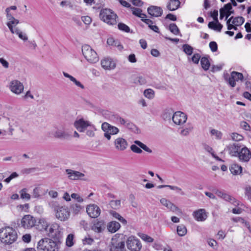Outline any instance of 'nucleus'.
Wrapping results in <instances>:
<instances>
[{"instance_id": "1", "label": "nucleus", "mask_w": 251, "mask_h": 251, "mask_svg": "<svg viewBox=\"0 0 251 251\" xmlns=\"http://www.w3.org/2000/svg\"><path fill=\"white\" fill-rule=\"evenodd\" d=\"M17 239V234L12 227L7 226L0 229V241L5 245H10Z\"/></svg>"}, {"instance_id": "2", "label": "nucleus", "mask_w": 251, "mask_h": 251, "mask_svg": "<svg viewBox=\"0 0 251 251\" xmlns=\"http://www.w3.org/2000/svg\"><path fill=\"white\" fill-rule=\"evenodd\" d=\"M50 205L54 211L57 219L61 221H65L69 219L70 213L66 206L60 205L57 201L51 202Z\"/></svg>"}, {"instance_id": "3", "label": "nucleus", "mask_w": 251, "mask_h": 251, "mask_svg": "<svg viewBox=\"0 0 251 251\" xmlns=\"http://www.w3.org/2000/svg\"><path fill=\"white\" fill-rule=\"evenodd\" d=\"M59 243L48 238L41 239L38 242L37 251H59Z\"/></svg>"}, {"instance_id": "4", "label": "nucleus", "mask_w": 251, "mask_h": 251, "mask_svg": "<svg viewBox=\"0 0 251 251\" xmlns=\"http://www.w3.org/2000/svg\"><path fill=\"white\" fill-rule=\"evenodd\" d=\"M99 16L101 20L109 25H114L117 23V15L110 9H101Z\"/></svg>"}, {"instance_id": "5", "label": "nucleus", "mask_w": 251, "mask_h": 251, "mask_svg": "<svg viewBox=\"0 0 251 251\" xmlns=\"http://www.w3.org/2000/svg\"><path fill=\"white\" fill-rule=\"evenodd\" d=\"M51 134L56 139L67 140L72 137L71 133L66 130L62 126H55L51 131Z\"/></svg>"}, {"instance_id": "6", "label": "nucleus", "mask_w": 251, "mask_h": 251, "mask_svg": "<svg viewBox=\"0 0 251 251\" xmlns=\"http://www.w3.org/2000/svg\"><path fill=\"white\" fill-rule=\"evenodd\" d=\"M82 52L85 58L91 63H95L99 61L97 52L89 45H84L82 47Z\"/></svg>"}, {"instance_id": "7", "label": "nucleus", "mask_w": 251, "mask_h": 251, "mask_svg": "<svg viewBox=\"0 0 251 251\" xmlns=\"http://www.w3.org/2000/svg\"><path fill=\"white\" fill-rule=\"evenodd\" d=\"M101 129L104 132V136L108 140L111 139V135L117 134L119 132V129L117 127L106 122L101 125Z\"/></svg>"}, {"instance_id": "8", "label": "nucleus", "mask_w": 251, "mask_h": 251, "mask_svg": "<svg viewBox=\"0 0 251 251\" xmlns=\"http://www.w3.org/2000/svg\"><path fill=\"white\" fill-rule=\"evenodd\" d=\"M127 248L131 251H139L142 245L140 241L134 236H130L126 241Z\"/></svg>"}, {"instance_id": "9", "label": "nucleus", "mask_w": 251, "mask_h": 251, "mask_svg": "<svg viewBox=\"0 0 251 251\" xmlns=\"http://www.w3.org/2000/svg\"><path fill=\"white\" fill-rule=\"evenodd\" d=\"M36 223L35 218L31 215H25L21 221V226L24 228L29 229L33 227Z\"/></svg>"}, {"instance_id": "10", "label": "nucleus", "mask_w": 251, "mask_h": 251, "mask_svg": "<svg viewBox=\"0 0 251 251\" xmlns=\"http://www.w3.org/2000/svg\"><path fill=\"white\" fill-rule=\"evenodd\" d=\"M134 145H132L130 146V150L135 153H141L142 150L139 148L138 146L140 147L141 149L144 150L145 151L149 153H151L152 150L148 147L146 145L143 144L142 142L138 140H135L134 141Z\"/></svg>"}, {"instance_id": "11", "label": "nucleus", "mask_w": 251, "mask_h": 251, "mask_svg": "<svg viewBox=\"0 0 251 251\" xmlns=\"http://www.w3.org/2000/svg\"><path fill=\"white\" fill-rule=\"evenodd\" d=\"M172 119L176 125H182L186 123L187 116L182 112L176 111L173 114Z\"/></svg>"}, {"instance_id": "12", "label": "nucleus", "mask_w": 251, "mask_h": 251, "mask_svg": "<svg viewBox=\"0 0 251 251\" xmlns=\"http://www.w3.org/2000/svg\"><path fill=\"white\" fill-rule=\"evenodd\" d=\"M9 88L13 93L19 95L23 92L24 87L23 83L19 80H13L10 82Z\"/></svg>"}, {"instance_id": "13", "label": "nucleus", "mask_w": 251, "mask_h": 251, "mask_svg": "<svg viewBox=\"0 0 251 251\" xmlns=\"http://www.w3.org/2000/svg\"><path fill=\"white\" fill-rule=\"evenodd\" d=\"M86 212L90 217L96 218L100 215V209L97 205L91 204L86 207Z\"/></svg>"}, {"instance_id": "14", "label": "nucleus", "mask_w": 251, "mask_h": 251, "mask_svg": "<svg viewBox=\"0 0 251 251\" xmlns=\"http://www.w3.org/2000/svg\"><path fill=\"white\" fill-rule=\"evenodd\" d=\"M91 124L90 122L85 121L83 118H81L76 120L74 122V126L78 131L83 132L87 129L89 126H91Z\"/></svg>"}, {"instance_id": "15", "label": "nucleus", "mask_w": 251, "mask_h": 251, "mask_svg": "<svg viewBox=\"0 0 251 251\" xmlns=\"http://www.w3.org/2000/svg\"><path fill=\"white\" fill-rule=\"evenodd\" d=\"M160 202L162 205L173 212L182 213L181 210L177 206L165 198H161L160 200Z\"/></svg>"}, {"instance_id": "16", "label": "nucleus", "mask_w": 251, "mask_h": 251, "mask_svg": "<svg viewBox=\"0 0 251 251\" xmlns=\"http://www.w3.org/2000/svg\"><path fill=\"white\" fill-rule=\"evenodd\" d=\"M243 79V75L241 73L233 71L231 73L230 76L228 79V83L232 87H234L236 85V81L238 80H242Z\"/></svg>"}, {"instance_id": "17", "label": "nucleus", "mask_w": 251, "mask_h": 251, "mask_svg": "<svg viewBox=\"0 0 251 251\" xmlns=\"http://www.w3.org/2000/svg\"><path fill=\"white\" fill-rule=\"evenodd\" d=\"M237 157L240 161L248 162L251 158V152L246 147H243L241 148Z\"/></svg>"}, {"instance_id": "18", "label": "nucleus", "mask_w": 251, "mask_h": 251, "mask_svg": "<svg viewBox=\"0 0 251 251\" xmlns=\"http://www.w3.org/2000/svg\"><path fill=\"white\" fill-rule=\"evenodd\" d=\"M110 251H126L124 241H117L112 238Z\"/></svg>"}, {"instance_id": "19", "label": "nucleus", "mask_w": 251, "mask_h": 251, "mask_svg": "<svg viewBox=\"0 0 251 251\" xmlns=\"http://www.w3.org/2000/svg\"><path fill=\"white\" fill-rule=\"evenodd\" d=\"M216 194L220 198L230 202L234 205H238L239 204L238 201L235 198L223 191L217 190L216 192Z\"/></svg>"}, {"instance_id": "20", "label": "nucleus", "mask_w": 251, "mask_h": 251, "mask_svg": "<svg viewBox=\"0 0 251 251\" xmlns=\"http://www.w3.org/2000/svg\"><path fill=\"white\" fill-rule=\"evenodd\" d=\"M241 148L242 146L239 144L234 143L226 146L225 150H226L231 156L237 157Z\"/></svg>"}, {"instance_id": "21", "label": "nucleus", "mask_w": 251, "mask_h": 251, "mask_svg": "<svg viewBox=\"0 0 251 251\" xmlns=\"http://www.w3.org/2000/svg\"><path fill=\"white\" fill-rule=\"evenodd\" d=\"M101 67L105 70H113L116 67V63L109 57H105L101 60Z\"/></svg>"}, {"instance_id": "22", "label": "nucleus", "mask_w": 251, "mask_h": 251, "mask_svg": "<svg viewBox=\"0 0 251 251\" xmlns=\"http://www.w3.org/2000/svg\"><path fill=\"white\" fill-rule=\"evenodd\" d=\"M61 229L59 226L56 223H54L50 227L48 234L51 237L58 238Z\"/></svg>"}, {"instance_id": "23", "label": "nucleus", "mask_w": 251, "mask_h": 251, "mask_svg": "<svg viewBox=\"0 0 251 251\" xmlns=\"http://www.w3.org/2000/svg\"><path fill=\"white\" fill-rule=\"evenodd\" d=\"M115 147L118 151H123L127 147V141L122 137L117 138L114 141Z\"/></svg>"}, {"instance_id": "24", "label": "nucleus", "mask_w": 251, "mask_h": 251, "mask_svg": "<svg viewBox=\"0 0 251 251\" xmlns=\"http://www.w3.org/2000/svg\"><path fill=\"white\" fill-rule=\"evenodd\" d=\"M106 225L103 220H96L92 226V229L95 232L100 233L105 229Z\"/></svg>"}, {"instance_id": "25", "label": "nucleus", "mask_w": 251, "mask_h": 251, "mask_svg": "<svg viewBox=\"0 0 251 251\" xmlns=\"http://www.w3.org/2000/svg\"><path fill=\"white\" fill-rule=\"evenodd\" d=\"M66 172L68 175V177L71 180H78L84 176L83 173L71 169H66Z\"/></svg>"}, {"instance_id": "26", "label": "nucleus", "mask_w": 251, "mask_h": 251, "mask_svg": "<svg viewBox=\"0 0 251 251\" xmlns=\"http://www.w3.org/2000/svg\"><path fill=\"white\" fill-rule=\"evenodd\" d=\"M148 13L151 16L158 17L162 15L163 10L160 7L156 6H151L147 9Z\"/></svg>"}, {"instance_id": "27", "label": "nucleus", "mask_w": 251, "mask_h": 251, "mask_svg": "<svg viewBox=\"0 0 251 251\" xmlns=\"http://www.w3.org/2000/svg\"><path fill=\"white\" fill-rule=\"evenodd\" d=\"M193 215L198 221H204L207 218L205 210L204 209H200L194 211Z\"/></svg>"}, {"instance_id": "28", "label": "nucleus", "mask_w": 251, "mask_h": 251, "mask_svg": "<svg viewBox=\"0 0 251 251\" xmlns=\"http://www.w3.org/2000/svg\"><path fill=\"white\" fill-rule=\"evenodd\" d=\"M121 227L120 224L116 221H112L109 223L107 225L108 230L111 233H115Z\"/></svg>"}, {"instance_id": "29", "label": "nucleus", "mask_w": 251, "mask_h": 251, "mask_svg": "<svg viewBox=\"0 0 251 251\" xmlns=\"http://www.w3.org/2000/svg\"><path fill=\"white\" fill-rule=\"evenodd\" d=\"M180 4L179 0H170L167 5V8L170 11H175L179 8Z\"/></svg>"}, {"instance_id": "30", "label": "nucleus", "mask_w": 251, "mask_h": 251, "mask_svg": "<svg viewBox=\"0 0 251 251\" xmlns=\"http://www.w3.org/2000/svg\"><path fill=\"white\" fill-rule=\"evenodd\" d=\"M230 171L233 175H238L242 173V167L238 164H233L230 166Z\"/></svg>"}, {"instance_id": "31", "label": "nucleus", "mask_w": 251, "mask_h": 251, "mask_svg": "<svg viewBox=\"0 0 251 251\" xmlns=\"http://www.w3.org/2000/svg\"><path fill=\"white\" fill-rule=\"evenodd\" d=\"M49 226V224L46 220L44 219H41L39 220L38 224L37 225V228L39 230H47V228Z\"/></svg>"}, {"instance_id": "32", "label": "nucleus", "mask_w": 251, "mask_h": 251, "mask_svg": "<svg viewBox=\"0 0 251 251\" xmlns=\"http://www.w3.org/2000/svg\"><path fill=\"white\" fill-rule=\"evenodd\" d=\"M19 20L15 19L14 17L12 18V20L8 21L7 23V25L9 29H10V31L12 33H15V29L13 28V26H15L16 25H17L19 24Z\"/></svg>"}, {"instance_id": "33", "label": "nucleus", "mask_w": 251, "mask_h": 251, "mask_svg": "<svg viewBox=\"0 0 251 251\" xmlns=\"http://www.w3.org/2000/svg\"><path fill=\"white\" fill-rule=\"evenodd\" d=\"M131 9L132 12V14L134 15L135 16H136L139 18H140L142 19L143 18H146L147 16L146 14H143L142 13V9L138 8H135V7H131Z\"/></svg>"}, {"instance_id": "34", "label": "nucleus", "mask_w": 251, "mask_h": 251, "mask_svg": "<svg viewBox=\"0 0 251 251\" xmlns=\"http://www.w3.org/2000/svg\"><path fill=\"white\" fill-rule=\"evenodd\" d=\"M201 67L204 71H207L209 69L210 63L207 57H202L201 59Z\"/></svg>"}, {"instance_id": "35", "label": "nucleus", "mask_w": 251, "mask_h": 251, "mask_svg": "<svg viewBox=\"0 0 251 251\" xmlns=\"http://www.w3.org/2000/svg\"><path fill=\"white\" fill-rule=\"evenodd\" d=\"M109 213L111 215H112L114 218L118 219L119 221H120L122 223L126 225L127 223V221L126 219H125L121 215H120L118 213L116 212L115 211L111 210L109 212Z\"/></svg>"}, {"instance_id": "36", "label": "nucleus", "mask_w": 251, "mask_h": 251, "mask_svg": "<svg viewBox=\"0 0 251 251\" xmlns=\"http://www.w3.org/2000/svg\"><path fill=\"white\" fill-rule=\"evenodd\" d=\"M231 8V4L230 3H228L225 4L224 7L222 8L220 10V19H223L224 17L226 16V11L225 10H229Z\"/></svg>"}, {"instance_id": "37", "label": "nucleus", "mask_w": 251, "mask_h": 251, "mask_svg": "<svg viewBox=\"0 0 251 251\" xmlns=\"http://www.w3.org/2000/svg\"><path fill=\"white\" fill-rule=\"evenodd\" d=\"M244 18L241 16L236 17L235 18L233 17V19L231 21L232 23L235 26L241 25L244 23Z\"/></svg>"}, {"instance_id": "38", "label": "nucleus", "mask_w": 251, "mask_h": 251, "mask_svg": "<svg viewBox=\"0 0 251 251\" xmlns=\"http://www.w3.org/2000/svg\"><path fill=\"white\" fill-rule=\"evenodd\" d=\"M193 129V126L191 125L187 126L183 128H181L180 134L181 136H187Z\"/></svg>"}, {"instance_id": "39", "label": "nucleus", "mask_w": 251, "mask_h": 251, "mask_svg": "<svg viewBox=\"0 0 251 251\" xmlns=\"http://www.w3.org/2000/svg\"><path fill=\"white\" fill-rule=\"evenodd\" d=\"M169 30L174 34L178 35L179 32V29L176 24L172 23L168 26Z\"/></svg>"}, {"instance_id": "40", "label": "nucleus", "mask_w": 251, "mask_h": 251, "mask_svg": "<svg viewBox=\"0 0 251 251\" xmlns=\"http://www.w3.org/2000/svg\"><path fill=\"white\" fill-rule=\"evenodd\" d=\"M71 208L73 211V212L75 214H77L84 208V207L81 206L79 204L75 203L72 204L71 206Z\"/></svg>"}, {"instance_id": "41", "label": "nucleus", "mask_w": 251, "mask_h": 251, "mask_svg": "<svg viewBox=\"0 0 251 251\" xmlns=\"http://www.w3.org/2000/svg\"><path fill=\"white\" fill-rule=\"evenodd\" d=\"M177 233L180 236H183L187 233V229L185 226L181 225L177 227Z\"/></svg>"}, {"instance_id": "42", "label": "nucleus", "mask_w": 251, "mask_h": 251, "mask_svg": "<svg viewBox=\"0 0 251 251\" xmlns=\"http://www.w3.org/2000/svg\"><path fill=\"white\" fill-rule=\"evenodd\" d=\"M138 235L144 241L147 243H152L153 242V239L151 236L143 233H139Z\"/></svg>"}, {"instance_id": "43", "label": "nucleus", "mask_w": 251, "mask_h": 251, "mask_svg": "<svg viewBox=\"0 0 251 251\" xmlns=\"http://www.w3.org/2000/svg\"><path fill=\"white\" fill-rule=\"evenodd\" d=\"M74 235L73 234H69L66 240V245L68 247H72L74 244Z\"/></svg>"}, {"instance_id": "44", "label": "nucleus", "mask_w": 251, "mask_h": 251, "mask_svg": "<svg viewBox=\"0 0 251 251\" xmlns=\"http://www.w3.org/2000/svg\"><path fill=\"white\" fill-rule=\"evenodd\" d=\"M110 207L114 209H119L121 207L120 200H111L109 202Z\"/></svg>"}, {"instance_id": "45", "label": "nucleus", "mask_w": 251, "mask_h": 251, "mask_svg": "<svg viewBox=\"0 0 251 251\" xmlns=\"http://www.w3.org/2000/svg\"><path fill=\"white\" fill-rule=\"evenodd\" d=\"M21 198L22 199H25L26 200H29L31 198V196L29 194L27 193V189L24 188L20 191Z\"/></svg>"}, {"instance_id": "46", "label": "nucleus", "mask_w": 251, "mask_h": 251, "mask_svg": "<svg viewBox=\"0 0 251 251\" xmlns=\"http://www.w3.org/2000/svg\"><path fill=\"white\" fill-rule=\"evenodd\" d=\"M183 51L188 55L192 54L193 51V48L188 44H184L182 46Z\"/></svg>"}, {"instance_id": "47", "label": "nucleus", "mask_w": 251, "mask_h": 251, "mask_svg": "<svg viewBox=\"0 0 251 251\" xmlns=\"http://www.w3.org/2000/svg\"><path fill=\"white\" fill-rule=\"evenodd\" d=\"M107 43L108 45L117 46L119 49L122 48V46L119 44L118 41H116L113 38H109L107 39Z\"/></svg>"}, {"instance_id": "48", "label": "nucleus", "mask_w": 251, "mask_h": 251, "mask_svg": "<svg viewBox=\"0 0 251 251\" xmlns=\"http://www.w3.org/2000/svg\"><path fill=\"white\" fill-rule=\"evenodd\" d=\"M144 95L147 98L152 99L154 97V92L151 89H147L144 91Z\"/></svg>"}, {"instance_id": "49", "label": "nucleus", "mask_w": 251, "mask_h": 251, "mask_svg": "<svg viewBox=\"0 0 251 251\" xmlns=\"http://www.w3.org/2000/svg\"><path fill=\"white\" fill-rule=\"evenodd\" d=\"M88 128L86 129V135L91 137H94L95 135L94 130H95V126L91 124V126H89Z\"/></svg>"}, {"instance_id": "50", "label": "nucleus", "mask_w": 251, "mask_h": 251, "mask_svg": "<svg viewBox=\"0 0 251 251\" xmlns=\"http://www.w3.org/2000/svg\"><path fill=\"white\" fill-rule=\"evenodd\" d=\"M210 133L212 135H215L216 139H221L222 137V133L221 131L215 129H212L210 131Z\"/></svg>"}, {"instance_id": "51", "label": "nucleus", "mask_w": 251, "mask_h": 251, "mask_svg": "<svg viewBox=\"0 0 251 251\" xmlns=\"http://www.w3.org/2000/svg\"><path fill=\"white\" fill-rule=\"evenodd\" d=\"M118 27L120 30L125 31L126 32H129L130 31L129 27L124 23H119Z\"/></svg>"}, {"instance_id": "52", "label": "nucleus", "mask_w": 251, "mask_h": 251, "mask_svg": "<svg viewBox=\"0 0 251 251\" xmlns=\"http://www.w3.org/2000/svg\"><path fill=\"white\" fill-rule=\"evenodd\" d=\"M231 138L235 141H240L243 139L244 137L241 134L237 133H233L231 135Z\"/></svg>"}, {"instance_id": "53", "label": "nucleus", "mask_w": 251, "mask_h": 251, "mask_svg": "<svg viewBox=\"0 0 251 251\" xmlns=\"http://www.w3.org/2000/svg\"><path fill=\"white\" fill-rule=\"evenodd\" d=\"M232 221L235 222H241L242 224H244L245 225L248 227H250V225L248 222L246 221L244 219L241 218V217H236L232 218Z\"/></svg>"}, {"instance_id": "54", "label": "nucleus", "mask_w": 251, "mask_h": 251, "mask_svg": "<svg viewBox=\"0 0 251 251\" xmlns=\"http://www.w3.org/2000/svg\"><path fill=\"white\" fill-rule=\"evenodd\" d=\"M32 196L34 198L38 199L41 196V189L39 187H35L32 192Z\"/></svg>"}, {"instance_id": "55", "label": "nucleus", "mask_w": 251, "mask_h": 251, "mask_svg": "<svg viewBox=\"0 0 251 251\" xmlns=\"http://www.w3.org/2000/svg\"><path fill=\"white\" fill-rule=\"evenodd\" d=\"M94 242L93 238H91L90 236H86L84 239H82V242L84 245H92Z\"/></svg>"}, {"instance_id": "56", "label": "nucleus", "mask_w": 251, "mask_h": 251, "mask_svg": "<svg viewBox=\"0 0 251 251\" xmlns=\"http://www.w3.org/2000/svg\"><path fill=\"white\" fill-rule=\"evenodd\" d=\"M14 32H15L14 33H16L17 35H18V36L20 39H21L24 41H26L27 40V36L25 34H24L18 29H17V28L15 29Z\"/></svg>"}, {"instance_id": "57", "label": "nucleus", "mask_w": 251, "mask_h": 251, "mask_svg": "<svg viewBox=\"0 0 251 251\" xmlns=\"http://www.w3.org/2000/svg\"><path fill=\"white\" fill-rule=\"evenodd\" d=\"M125 126L133 131H135V130L137 129V127L136 126L129 121H127Z\"/></svg>"}, {"instance_id": "58", "label": "nucleus", "mask_w": 251, "mask_h": 251, "mask_svg": "<svg viewBox=\"0 0 251 251\" xmlns=\"http://www.w3.org/2000/svg\"><path fill=\"white\" fill-rule=\"evenodd\" d=\"M71 197L72 199L76 200L78 202H82L84 201L83 199L78 194L73 193Z\"/></svg>"}, {"instance_id": "59", "label": "nucleus", "mask_w": 251, "mask_h": 251, "mask_svg": "<svg viewBox=\"0 0 251 251\" xmlns=\"http://www.w3.org/2000/svg\"><path fill=\"white\" fill-rule=\"evenodd\" d=\"M147 82L145 78L143 76H140L137 77L135 79V83H138L140 85H144Z\"/></svg>"}, {"instance_id": "60", "label": "nucleus", "mask_w": 251, "mask_h": 251, "mask_svg": "<svg viewBox=\"0 0 251 251\" xmlns=\"http://www.w3.org/2000/svg\"><path fill=\"white\" fill-rule=\"evenodd\" d=\"M168 188L171 190L176 191L177 193H180L181 195L185 194L184 192L182 191V189L177 186L168 185Z\"/></svg>"}, {"instance_id": "61", "label": "nucleus", "mask_w": 251, "mask_h": 251, "mask_svg": "<svg viewBox=\"0 0 251 251\" xmlns=\"http://www.w3.org/2000/svg\"><path fill=\"white\" fill-rule=\"evenodd\" d=\"M209 48L212 52H215L218 50L217 43L214 41L210 42L209 43Z\"/></svg>"}, {"instance_id": "62", "label": "nucleus", "mask_w": 251, "mask_h": 251, "mask_svg": "<svg viewBox=\"0 0 251 251\" xmlns=\"http://www.w3.org/2000/svg\"><path fill=\"white\" fill-rule=\"evenodd\" d=\"M201 58V56L199 53H195L192 58V61L195 64H198Z\"/></svg>"}, {"instance_id": "63", "label": "nucleus", "mask_w": 251, "mask_h": 251, "mask_svg": "<svg viewBox=\"0 0 251 251\" xmlns=\"http://www.w3.org/2000/svg\"><path fill=\"white\" fill-rule=\"evenodd\" d=\"M81 19L84 23L86 25H89L92 22L91 18L88 16L82 17Z\"/></svg>"}, {"instance_id": "64", "label": "nucleus", "mask_w": 251, "mask_h": 251, "mask_svg": "<svg viewBox=\"0 0 251 251\" xmlns=\"http://www.w3.org/2000/svg\"><path fill=\"white\" fill-rule=\"evenodd\" d=\"M31 236L29 234H25L22 237L23 241L25 243H29L31 241Z\"/></svg>"}]
</instances>
